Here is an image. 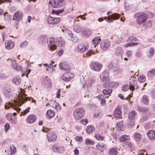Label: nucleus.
<instances>
[{"instance_id":"1","label":"nucleus","mask_w":155,"mask_h":155,"mask_svg":"<svg viewBox=\"0 0 155 155\" xmlns=\"http://www.w3.org/2000/svg\"><path fill=\"white\" fill-rule=\"evenodd\" d=\"M148 16V15L146 13H142L141 14H140L139 13H137L134 15V17L136 18L137 17V23L140 25L144 23Z\"/></svg>"},{"instance_id":"2","label":"nucleus","mask_w":155,"mask_h":155,"mask_svg":"<svg viewBox=\"0 0 155 155\" xmlns=\"http://www.w3.org/2000/svg\"><path fill=\"white\" fill-rule=\"evenodd\" d=\"M85 110L82 107L76 109L73 113V115L76 120L80 119L84 116Z\"/></svg>"},{"instance_id":"3","label":"nucleus","mask_w":155,"mask_h":155,"mask_svg":"<svg viewBox=\"0 0 155 155\" xmlns=\"http://www.w3.org/2000/svg\"><path fill=\"white\" fill-rule=\"evenodd\" d=\"M25 95H24L20 94L18 96V98L16 100H15L14 101L15 105L21 106L24 103L25 101H27L28 99H29V97H26Z\"/></svg>"},{"instance_id":"4","label":"nucleus","mask_w":155,"mask_h":155,"mask_svg":"<svg viewBox=\"0 0 155 155\" xmlns=\"http://www.w3.org/2000/svg\"><path fill=\"white\" fill-rule=\"evenodd\" d=\"M64 0H50L51 6L54 8H58L63 4Z\"/></svg>"},{"instance_id":"5","label":"nucleus","mask_w":155,"mask_h":155,"mask_svg":"<svg viewBox=\"0 0 155 155\" xmlns=\"http://www.w3.org/2000/svg\"><path fill=\"white\" fill-rule=\"evenodd\" d=\"M137 84V81L135 80L131 81L130 82V85L126 84L122 87V90L125 91L128 90L130 88L131 91L134 90V86H136Z\"/></svg>"},{"instance_id":"6","label":"nucleus","mask_w":155,"mask_h":155,"mask_svg":"<svg viewBox=\"0 0 155 155\" xmlns=\"http://www.w3.org/2000/svg\"><path fill=\"white\" fill-rule=\"evenodd\" d=\"M88 47L87 44L80 43L78 45L77 50L78 52L83 53L88 49Z\"/></svg>"},{"instance_id":"7","label":"nucleus","mask_w":155,"mask_h":155,"mask_svg":"<svg viewBox=\"0 0 155 155\" xmlns=\"http://www.w3.org/2000/svg\"><path fill=\"white\" fill-rule=\"evenodd\" d=\"M109 72L106 70L102 72L100 75L101 80L104 82H107L109 80Z\"/></svg>"},{"instance_id":"8","label":"nucleus","mask_w":155,"mask_h":155,"mask_svg":"<svg viewBox=\"0 0 155 155\" xmlns=\"http://www.w3.org/2000/svg\"><path fill=\"white\" fill-rule=\"evenodd\" d=\"M56 42L54 41V39L53 37H50L49 39L48 46L51 51H54L56 48V46L55 45Z\"/></svg>"},{"instance_id":"9","label":"nucleus","mask_w":155,"mask_h":155,"mask_svg":"<svg viewBox=\"0 0 155 155\" xmlns=\"http://www.w3.org/2000/svg\"><path fill=\"white\" fill-rule=\"evenodd\" d=\"M111 43L110 41L107 40H102L100 44L101 48L103 50L108 49L110 47Z\"/></svg>"},{"instance_id":"10","label":"nucleus","mask_w":155,"mask_h":155,"mask_svg":"<svg viewBox=\"0 0 155 155\" xmlns=\"http://www.w3.org/2000/svg\"><path fill=\"white\" fill-rule=\"evenodd\" d=\"M47 137L49 141L54 142L56 140L57 136L54 132L51 131L48 134Z\"/></svg>"},{"instance_id":"11","label":"nucleus","mask_w":155,"mask_h":155,"mask_svg":"<svg viewBox=\"0 0 155 155\" xmlns=\"http://www.w3.org/2000/svg\"><path fill=\"white\" fill-rule=\"evenodd\" d=\"M60 21V18L59 17H52L49 16L48 18V22L51 24H55L59 23Z\"/></svg>"},{"instance_id":"12","label":"nucleus","mask_w":155,"mask_h":155,"mask_svg":"<svg viewBox=\"0 0 155 155\" xmlns=\"http://www.w3.org/2000/svg\"><path fill=\"white\" fill-rule=\"evenodd\" d=\"M120 17L119 14L116 13H114L111 15L108 16L107 21L108 23H110L113 22L114 20H116L118 19Z\"/></svg>"},{"instance_id":"13","label":"nucleus","mask_w":155,"mask_h":155,"mask_svg":"<svg viewBox=\"0 0 155 155\" xmlns=\"http://www.w3.org/2000/svg\"><path fill=\"white\" fill-rule=\"evenodd\" d=\"M91 68L95 71H99L102 68V65L98 62L92 63L90 65Z\"/></svg>"},{"instance_id":"14","label":"nucleus","mask_w":155,"mask_h":155,"mask_svg":"<svg viewBox=\"0 0 155 155\" xmlns=\"http://www.w3.org/2000/svg\"><path fill=\"white\" fill-rule=\"evenodd\" d=\"M74 74L73 73L68 72L64 73L62 77V78L64 81H68L74 77Z\"/></svg>"},{"instance_id":"15","label":"nucleus","mask_w":155,"mask_h":155,"mask_svg":"<svg viewBox=\"0 0 155 155\" xmlns=\"http://www.w3.org/2000/svg\"><path fill=\"white\" fill-rule=\"evenodd\" d=\"M60 69L65 71H69L70 70L69 65L68 63L64 62L62 63H60L59 64Z\"/></svg>"},{"instance_id":"16","label":"nucleus","mask_w":155,"mask_h":155,"mask_svg":"<svg viewBox=\"0 0 155 155\" xmlns=\"http://www.w3.org/2000/svg\"><path fill=\"white\" fill-rule=\"evenodd\" d=\"M23 17L22 12L20 11L16 12L13 15V19L17 21L21 20Z\"/></svg>"},{"instance_id":"17","label":"nucleus","mask_w":155,"mask_h":155,"mask_svg":"<svg viewBox=\"0 0 155 155\" xmlns=\"http://www.w3.org/2000/svg\"><path fill=\"white\" fill-rule=\"evenodd\" d=\"M7 119L13 124H15L17 123V119L11 113L8 114L6 116Z\"/></svg>"},{"instance_id":"18","label":"nucleus","mask_w":155,"mask_h":155,"mask_svg":"<svg viewBox=\"0 0 155 155\" xmlns=\"http://www.w3.org/2000/svg\"><path fill=\"white\" fill-rule=\"evenodd\" d=\"M122 112L121 108L120 107H118L116 108L114 113V116L115 118H121L122 117Z\"/></svg>"},{"instance_id":"19","label":"nucleus","mask_w":155,"mask_h":155,"mask_svg":"<svg viewBox=\"0 0 155 155\" xmlns=\"http://www.w3.org/2000/svg\"><path fill=\"white\" fill-rule=\"evenodd\" d=\"M11 66L15 69L19 71H22V68L20 65H18L16 61L14 59H11Z\"/></svg>"},{"instance_id":"20","label":"nucleus","mask_w":155,"mask_h":155,"mask_svg":"<svg viewBox=\"0 0 155 155\" xmlns=\"http://www.w3.org/2000/svg\"><path fill=\"white\" fill-rule=\"evenodd\" d=\"M65 42L61 37H58L56 38V44L59 47H61L65 44Z\"/></svg>"},{"instance_id":"21","label":"nucleus","mask_w":155,"mask_h":155,"mask_svg":"<svg viewBox=\"0 0 155 155\" xmlns=\"http://www.w3.org/2000/svg\"><path fill=\"white\" fill-rule=\"evenodd\" d=\"M36 119V117L35 115L31 114L29 115L26 119V121L29 124L34 123Z\"/></svg>"},{"instance_id":"22","label":"nucleus","mask_w":155,"mask_h":155,"mask_svg":"<svg viewBox=\"0 0 155 155\" xmlns=\"http://www.w3.org/2000/svg\"><path fill=\"white\" fill-rule=\"evenodd\" d=\"M96 147L98 150L101 152H103L107 148L105 144L101 143H99L96 145Z\"/></svg>"},{"instance_id":"23","label":"nucleus","mask_w":155,"mask_h":155,"mask_svg":"<svg viewBox=\"0 0 155 155\" xmlns=\"http://www.w3.org/2000/svg\"><path fill=\"white\" fill-rule=\"evenodd\" d=\"M147 134L151 140H155V130H150L147 132Z\"/></svg>"},{"instance_id":"24","label":"nucleus","mask_w":155,"mask_h":155,"mask_svg":"<svg viewBox=\"0 0 155 155\" xmlns=\"http://www.w3.org/2000/svg\"><path fill=\"white\" fill-rule=\"evenodd\" d=\"M43 81V83L45 86L47 87L48 89H50L51 86V84L50 80L48 78L47 76L44 78Z\"/></svg>"},{"instance_id":"25","label":"nucleus","mask_w":155,"mask_h":155,"mask_svg":"<svg viewBox=\"0 0 155 155\" xmlns=\"http://www.w3.org/2000/svg\"><path fill=\"white\" fill-rule=\"evenodd\" d=\"M53 150L55 152L62 153L64 151V149L63 147H58L57 145H54L52 147Z\"/></svg>"},{"instance_id":"26","label":"nucleus","mask_w":155,"mask_h":155,"mask_svg":"<svg viewBox=\"0 0 155 155\" xmlns=\"http://www.w3.org/2000/svg\"><path fill=\"white\" fill-rule=\"evenodd\" d=\"M10 107H12V108H14L15 110H16L17 112H19L20 110V109L18 108L16 106L14 105L12 103L9 102L7 104H6L5 105V109H8Z\"/></svg>"},{"instance_id":"27","label":"nucleus","mask_w":155,"mask_h":155,"mask_svg":"<svg viewBox=\"0 0 155 155\" xmlns=\"http://www.w3.org/2000/svg\"><path fill=\"white\" fill-rule=\"evenodd\" d=\"M5 47L6 49L10 50L14 46V42L11 41H7L5 44Z\"/></svg>"},{"instance_id":"28","label":"nucleus","mask_w":155,"mask_h":155,"mask_svg":"<svg viewBox=\"0 0 155 155\" xmlns=\"http://www.w3.org/2000/svg\"><path fill=\"white\" fill-rule=\"evenodd\" d=\"M11 151H8L7 153L9 155H14L16 151L15 147L12 144L10 146Z\"/></svg>"},{"instance_id":"29","label":"nucleus","mask_w":155,"mask_h":155,"mask_svg":"<svg viewBox=\"0 0 155 155\" xmlns=\"http://www.w3.org/2000/svg\"><path fill=\"white\" fill-rule=\"evenodd\" d=\"M91 31L89 28H85L83 29L82 31V34L85 36H88L90 35L91 33Z\"/></svg>"},{"instance_id":"30","label":"nucleus","mask_w":155,"mask_h":155,"mask_svg":"<svg viewBox=\"0 0 155 155\" xmlns=\"http://www.w3.org/2000/svg\"><path fill=\"white\" fill-rule=\"evenodd\" d=\"M122 48L119 47H117L115 50V53L118 56H121L123 53Z\"/></svg>"},{"instance_id":"31","label":"nucleus","mask_w":155,"mask_h":155,"mask_svg":"<svg viewBox=\"0 0 155 155\" xmlns=\"http://www.w3.org/2000/svg\"><path fill=\"white\" fill-rule=\"evenodd\" d=\"M134 136L135 140L137 142H139L142 137L141 134L138 132L135 133L134 134Z\"/></svg>"},{"instance_id":"32","label":"nucleus","mask_w":155,"mask_h":155,"mask_svg":"<svg viewBox=\"0 0 155 155\" xmlns=\"http://www.w3.org/2000/svg\"><path fill=\"white\" fill-rule=\"evenodd\" d=\"M101 41V39L98 37H96L92 40L93 44L95 47L99 44Z\"/></svg>"},{"instance_id":"33","label":"nucleus","mask_w":155,"mask_h":155,"mask_svg":"<svg viewBox=\"0 0 155 155\" xmlns=\"http://www.w3.org/2000/svg\"><path fill=\"white\" fill-rule=\"evenodd\" d=\"M142 101L144 104L147 105L149 104V100L148 96L146 95H145L143 96L142 98Z\"/></svg>"},{"instance_id":"34","label":"nucleus","mask_w":155,"mask_h":155,"mask_svg":"<svg viewBox=\"0 0 155 155\" xmlns=\"http://www.w3.org/2000/svg\"><path fill=\"white\" fill-rule=\"evenodd\" d=\"M123 121L118 122L116 124V127L118 130L123 131L124 130V127L122 122Z\"/></svg>"},{"instance_id":"35","label":"nucleus","mask_w":155,"mask_h":155,"mask_svg":"<svg viewBox=\"0 0 155 155\" xmlns=\"http://www.w3.org/2000/svg\"><path fill=\"white\" fill-rule=\"evenodd\" d=\"M137 108L138 111L143 113L147 112L149 110L148 109L147 107H142L141 106H138L137 107Z\"/></svg>"},{"instance_id":"36","label":"nucleus","mask_w":155,"mask_h":155,"mask_svg":"<svg viewBox=\"0 0 155 155\" xmlns=\"http://www.w3.org/2000/svg\"><path fill=\"white\" fill-rule=\"evenodd\" d=\"M4 95L7 98H10L12 96V91L10 90H6L4 93Z\"/></svg>"},{"instance_id":"37","label":"nucleus","mask_w":155,"mask_h":155,"mask_svg":"<svg viewBox=\"0 0 155 155\" xmlns=\"http://www.w3.org/2000/svg\"><path fill=\"white\" fill-rule=\"evenodd\" d=\"M47 115L48 118L51 119L54 116V113L52 110H49L47 111Z\"/></svg>"},{"instance_id":"38","label":"nucleus","mask_w":155,"mask_h":155,"mask_svg":"<svg viewBox=\"0 0 155 155\" xmlns=\"http://www.w3.org/2000/svg\"><path fill=\"white\" fill-rule=\"evenodd\" d=\"M86 130L87 133L91 134L94 131V128L93 126L89 125L87 127Z\"/></svg>"},{"instance_id":"39","label":"nucleus","mask_w":155,"mask_h":155,"mask_svg":"<svg viewBox=\"0 0 155 155\" xmlns=\"http://www.w3.org/2000/svg\"><path fill=\"white\" fill-rule=\"evenodd\" d=\"M117 149L115 148H110L109 150L110 155H117Z\"/></svg>"},{"instance_id":"40","label":"nucleus","mask_w":155,"mask_h":155,"mask_svg":"<svg viewBox=\"0 0 155 155\" xmlns=\"http://www.w3.org/2000/svg\"><path fill=\"white\" fill-rule=\"evenodd\" d=\"M136 112L135 111L130 112L128 116V118L130 120H133L135 118V116L136 115Z\"/></svg>"},{"instance_id":"41","label":"nucleus","mask_w":155,"mask_h":155,"mask_svg":"<svg viewBox=\"0 0 155 155\" xmlns=\"http://www.w3.org/2000/svg\"><path fill=\"white\" fill-rule=\"evenodd\" d=\"M66 36L67 38L69 40L72 38V37L73 36V34H72L71 31L69 30H67L66 31Z\"/></svg>"},{"instance_id":"42","label":"nucleus","mask_w":155,"mask_h":155,"mask_svg":"<svg viewBox=\"0 0 155 155\" xmlns=\"http://www.w3.org/2000/svg\"><path fill=\"white\" fill-rule=\"evenodd\" d=\"M31 70L28 68L24 69L23 71H22V74L21 75L22 77L26 75V77L28 78V75L30 72Z\"/></svg>"},{"instance_id":"43","label":"nucleus","mask_w":155,"mask_h":155,"mask_svg":"<svg viewBox=\"0 0 155 155\" xmlns=\"http://www.w3.org/2000/svg\"><path fill=\"white\" fill-rule=\"evenodd\" d=\"M130 139V137L126 135L121 136L120 138V142H123L127 140Z\"/></svg>"},{"instance_id":"44","label":"nucleus","mask_w":155,"mask_h":155,"mask_svg":"<svg viewBox=\"0 0 155 155\" xmlns=\"http://www.w3.org/2000/svg\"><path fill=\"white\" fill-rule=\"evenodd\" d=\"M81 27L79 24L76 25L74 27V31L77 33H78L81 31Z\"/></svg>"},{"instance_id":"45","label":"nucleus","mask_w":155,"mask_h":155,"mask_svg":"<svg viewBox=\"0 0 155 155\" xmlns=\"http://www.w3.org/2000/svg\"><path fill=\"white\" fill-rule=\"evenodd\" d=\"M112 91V90L111 89H104L102 91V93L104 95H110V94Z\"/></svg>"},{"instance_id":"46","label":"nucleus","mask_w":155,"mask_h":155,"mask_svg":"<svg viewBox=\"0 0 155 155\" xmlns=\"http://www.w3.org/2000/svg\"><path fill=\"white\" fill-rule=\"evenodd\" d=\"M148 77H151L155 75V69H153L147 73Z\"/></svg>"},{"instance_id":"47","label":"nucleus","mask_w":155,"mask_h":155,"mask_svg":"<svg viewBox=\"0 0 155 155\" xmlns=\"http://www.w3.org/2000/svg\"><path fill=\"white\" fill-rule=\"evenodd\" d=\"M46 70L52 73L55 71V69L53 68V65L51 63L48 66V68L46 69Z\"/></svg>"},{"instance_id":"48","label":"nucleus","mask_w":155,"mask_h":155,"mask_svg":"<svg viewBox=\"0 0 155 155\" xmlns=\"http://www.w3.org/2000/svg\"><path fill=\"white\" fill-rule=\"evenodd\" d=\"M154 52V48H151L149 50L148 54V56L150 58H151L153 55Z\"/></svg>"},{"instance_id":"49","label":"nucleus","mask_w":155,"mask_h":155,"mask_svg":"<svg viewBox=\"0 0 155 155\" xmlns=\"http://www.w3.org/2000/svg\"><path fill=\"white\" fill-rule=\"evenodd\" d=\"M109 87H116L119 85V84L117 82H111L109 83Z\"/></svg>"},{"instance_id":"50","label":"nucleus","mask_w":155,"mask_h":155,"mask_svg":"<svg viewBox=\"0 0 155 155\" xmlns=\"http://www.w3.org/2000/svg\"><path fill=\"white\" fill-rule=\"evenodd\" d=\"M94 137L97 140L99 141L103 140L104 139V137L103 136H101L98 134H95Z\"/></svg>"},{"instance_id":"51","label":"nucleus","mask_w":155,"mask_h":155,"mask_svg":"<svg viewBox=\"0 0 155 155\" xmlns=\"http://www.w3.org/2000/svg\"><path fill=\"white\" fill-rule=\"evenodd\" d=\"M40 40L43 43H46L48 41L47 37L45 35L41 36L40 37Z\"/></svg>"},{"instance_id":"52","label":"nucleus","mask_w":155,"mask_h":155,"mask_svg":"<svg viewBox=\"0 0 155 155\" xmlns=\"http://www.w3.org/2000/svg\"><path fill=\"white\" fill-rule=\"evenodd\" d=\"M12 81L13 83L16 85H18L21 81L20 79H19L16 77L13 78Z\"/></svg>"},{"instance_id":"53","label":"nucleus","mask_w":155,"mask_h":155,"mask_svg":"<svg viewBox=\"0 0 155 155\" xmlns=\"http://www.w3.org/2000/svg\"><path fill=\"white\" fill-rule=\"evenodd\" d=\"M126 145L127 146L128 148H129V149L131 151H132V150L134 148V146L132 143L128 141L126 142Z\"/></svg>"},{"instance_id":"54","label":"nucleus","mask_w":155,"mask_h":155,"mask_svg":"<svg viewBox=\"0 0 155 155\" xmlns=\"http://www.w3.org/2000/svg\"><path fill=\"white\" fill-rule=\"evenodd\" d=\"M52 102H53V103L54 104V107L56 108L57 110H60L61 107L59 104L56 102L55 101H53Z\"/></svg>"},{"instance_id":"55","label":"nucleus","mask_w":155,"mask_h":155,"mask_svg":"<svg viewBox=\"0 0 155 155\" xmlns=\"http://www.w3.org/2000/svg\"><path fill=\"white\" fill-rule=\"evenodd\" d=\"M146 78L144 75H140L138 77V81L140 82H144Z\"/></svg>"},{"instance_id":"56","label":"nucleus","mask_w":155,"mask_h":155,"mask_svg":"<svg viewBox=\"0 0 155 155\" xmlns=\"http://www.w3.org/2000/svg\"><path fill=\"white\" fill-rule=\"evenodd\" d=\"M85 143L87 145H93L95 143L94 141H91L88 139H86L85 141Z\"/></svg>"},{"instance_id":"57","label":"nucleus","mask_w":155,"mask_h":155,"mask_svg":"<svg viewBox=\"0 0 155 155\" xmlns=\"http://www.w3.org/2000/svg\"><path fill=\"white\" fill-rule=\"evenodd\" d=\"M70 40H71L74 43H76L78 41V38L77 36L73 35V36L72 37V38Z\"/></svg>"},{"instance_id":"58","label":"nucleus","mask_w":155,"mask_h":155,"mask_svg":"<svg viewBox=\"0 0 155 155\" xmlns=\"http://www.w3.org/2000/svg\"><path fill=\"white\" fill-rule=\"evenodd\" d=\"M30 109V108L28 107L25 110H23V111H21V114H20V116H21L22 114L23 115H26L27 113L29 112Z\"/></svg>"},{"instance_id":"59","label":"nucleus","mask_w":155,"mask_h":155,"mask_svg":"<svg viewBox=\"0 0 155 155\" xmlns=\"http://www.w3.org/2000/svg\"><path fill=\"white\" fill-rule=\"evenodd\" d=\"M138 44V43H127L126 45V47H127L128 46H132L133 45L134 46H137Z\"/></svg>"},{"instance_id":"60","label":"nucleus","mask_w":155,"mask_h":155,"mask_svg":"<svg viewBox=\"0 0 155 155\" xmlns=\"http://www.w3.org/2000/svg\"><path fill=\"white\" fill-rule=\"evenodd\" d=\"M27 42L26 41H25L21 43L20 45V47L21 48H24L27 45Z\"/></svg>"},{"instance_id":"61","label":"nucleus","mask_w":155,"mask_h":155,"mask_svg":"<svg viewBox=\"0 0 155 155\" xmlns=\"http://www.w3.org/2000/svg\"><path fill=\"white\" fill-rule=\"evenodd\" d=\"M114 67V65L113 64L112 62H111L107 66V68L109 70L112 69Z\"/></svg>"},{"instance_id":"62","label":"nucleus","mask_w":155,"mask_h":155,"mask_svg":"<svg viewBox=\"0 0 155 155\" xmlns=\"http://www.w3.org/2000/svg\"><path fill=\"white\" fill-rule=\"evenodd\" d=\"M145 152V151L143 150H138L137 152V155H144V153Z\"/></svg>"},{"instance_id":"63","label":"nucleus","mask_w":155,"mask_h":155,"mask_svg":"<svg viewBox=\"0 0 155 155\" xmlns=\"http://www.w3.org/2000/svg\"><path fill=\"white\" fill-rule=\"evenodd\" d=\"M5 131L7 132L10 128V126L9 124L6 123L5 126Z\"/></svg>"},{"instance_id":"64","label":"nucleus","mask_w":155,"mask_h":155,"mask_svg":"<svg viewBox=\"0 0 155 155\" xmlns=\"http://www.w3.org/2000/svg\"><path fill=\"white\" fill-rule=\"evenodd\" d=\"M151 97L153 99L155 98V89H153L151 91Z\"/></svg>"}]
</instances>
